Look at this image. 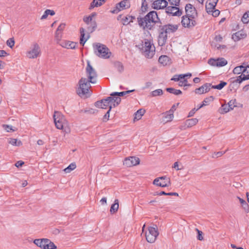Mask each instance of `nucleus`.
<instances>
[{
  "label": "nucleus",
  "mask_w": 249,
  "mask_h": 249,
  "mask_svg": "<svg viewBox=\"0 0 249 249\" xmlns=\"http://www.w3.org/2000/svg\"><path fill=\"white\" fill-rule=\"evenodd\" d=\"M140 163V159L135 157L126 158L124 161V165L127 167H131L137 165Z\"/></svg>",
  "instance_id": "dca6fc26"
},
{
  "label": "nucleus",
  "mask_w": 249,
  "mask_h": 249,
  "mask_svg": "<svg viewBox=\"0 0 249 249\" xmlns=\"http://www.w3.org/2000/svg\"><path fill=\"white\" fill-rule=\"evenodd\" d=\"M181 24L184 27L191 28L195 26L196 24V22L195 18L185 15L182 17Z\"/></svg>",
  "instance_id": "f8f14e48"
},
{
  "label": "nucleus",
  "mask_w": 249,
  "mask_h": 249,
  "mask_svg": "<svg viewBox=\"0 0 249 249\" xmlns=\"http://www.w3.org/2000/svg\"><path fill=\"white\" fill-rule=\"evenodd\" d=\"M8 142L11 145L17 146H19L22 144L20 141H18L17 139L14 138H10Z\"/></svg>",
  "instance_id": "e433bc0d"
},
{
  "label": "nucleus",
  "mask_w": 249,
  "mask_h": 249,
  "mask_svg": "<svg viewBox=\"0 0 249 249\" xmlns=\"http://www.w3.org/2000/svg\"><path fill=\"white\" fill-rule=\"evenodd\" d=\"M187 16L193 18H196L197 16V11L195 7L190 3L187 4L185 7Z\"/></svg>",
  "instance_id": "4468645a"
},
{
  "label": "nucleus",
  "mask_w": 249,
  "mask_h": 249,
  "mask_svg": "<svg viewBox=\"0 0 249 249\" xmlns=\"http://www.w3.org/2000/svg\"><path fill=\"white\" fill-rule=\"evenodd\" d=\"M220 14V11L218 10L214 9L213 11L210 14L214 17H217L219 16Z\"/></svg>",
  "instance_id": "052dcab7"
},
{
  "label": "nucleus",
  "mask_w": 249,
  "mask_h": 249,
  "mask_svg": "<svg viewBox=\"0 0 249 249\" xmlns=\"http://www.w3.org/2000/svg\"><path fill=\"white\" fill-rule=\"evenodd\" d=\"M34 243L41 249H56L57 247L48 238L36 239Z\"/></svg>",
  "instance_id": "39448f33"
},
{
  "label": "nucleus",
  "mask_w": 249,
  "mask_h": 249,
  "mask_svg": "<svg viewBox=\"0 0 249 249\" xmlns=\"http://www.w3.org/2000/svg\"><path fill=\"white\" fill-rule=\"evenodd\" d=\"M41 54V50L39 46L36 43L33 44L31 50L26 53L27 56L30 59H34L39 57Z\"/></svg>",
  "instance_id": "1a4fd4ad"
},
{
  "label": "nucleus",
  "mask_w": 249,
  "mask_h": 249,
  "mask_svg": "<svg viewBox=\"0 0 249 249\" xmlns=\"http://www.w3.org/2000/svg\"><path fill=\"white\" fill-rule=\"evenodd\" d=\"M196 231H197V232H198L197 239L199 240L202 241V240H203V237L202 235V232L201 231L198 230V229H196Z\"/></svg>",
  "instance_id": "e2e57ef3"
},
{
  "label": "nucleus",
  "mask_w": 249,
  "mask_h": 249,
  "mask_svg": "<svg viewBox=\"0 0 249 249\" xmlns=\"http://www.w3.org/2000/svg\"><path fill=\"white\" fill-rule=\"evenodd\" d=\"M178 25L169 24L162 26L160 28V30L163 31L167 35L168 34L175 32L178 30Z\"/></svg>",
  "instance_id": "f3484780"
},
{
  "label": "nucleus",
  "mask_w": 249,
  "mask_h": 249,
  "mask_svg": "<svg viewBox=\"0 0 249 249\" xmlns=\"http://www.w3.org/2000/svg\"><path fill=\"white\" fill-rule=\"evenodd\" d=\"M167 5L166 0H155L152 3V7L155 9H162L166 8Z\"/></svg>",
  "instance_id": "a211bd4d"
},
{
  "label": "nucleus",
  "mask_w": 249,
  "mask_h": 249,
  "mask_svg": "<svg viewBox=\"0 0 249 249\" xmlns=\"http://www.w3.org/2000/svg\"><path fill=\"white\" fill-rule=\"evenodd\" d=\"M89 26L88 27V30L90 32H93L96 29L97 26V24L95 21H91L89 22V24L88 25Z\"/></svg>",
  "instance_id": "a19ab883"
},
{
  "label": "nucleus",
  "mask_w": 249,
  "mask_h": 249,
  "mask_svg": "<svg viewBox=\"0 0 249 249\" xmlns=\"http://www.w3.org/2000/svg\"><path fill=\"white\" fill-rule=\"evenodd\" d=\"M196 109V108H193L192 110H191L188 115V117H191L194 115V114L195 113L196 111H197Z\"/></svg>",
  "instance_id": "338daca9"
},
{
  "label": "nucleus",
  "mask_w": 249,
  "mask_h": 249,
  "mask_svg": "<svg viewBox=\"0 0 249 249\" xmlns=\"http://www.w3.org/2000/svg\"><path fill=\"white\" fill-rule=\"evenodd\" d=\"M241 20L243 23L245 24H247L249 22V10L244 14Z\"/></svg>",
  "instance_id": "49530a36"
},
{
  "label": "nucleus",
  "mask_w": 249,
  "mask_h": 249,
  "mask_svg": "<svg viewBox=\"0 0 249 249\" xmlns=\"http://www.w3.org/2000/svg\"><path fill=\"white\" fill-rule=\"evenodd\" d=\"M92 47L94 54L100 58L108 59L111 55L112 53L109 49L103 44L95 43Z\"/></svg>",
  "instance_id": "f03ea898"
},
{
  "label": "nucleus",
  "mask_w": 249,
  "mask_h": 249,
  "mask_svg": "<svg viewBox=\"0 0 249 249\" xmlns=\"http://www.w3.org/2000/svg\"><path fill=\"white\" fill-rule=\"evenodd\" d=\"M135 17L133 16H127L123 18L122 19V24L124 25H126L130 22H132Z\"/></svg>",
  "instance_id": "72a5a7b5"
},
{
  "label": "nucleus",
  "mask_w": 249,
  "mask_h": 249,
  "mask_svg": "<svg viewBox=\"0 0 249 249\" xmlns=\"http://www.w3.org/2000/svg\"><path fill=\"white\" fill-rule=\"evenodd\" d=\"M160 20L157 13L155 11L149 12L144 17L139 16L137 18V21L139 26L143 30H152L155 27V25Z\"/></svg>",
  "instance_id": "f257e3e1"
},
{
  "label": "nucleus",
  "mask_w": 249,
  "mask_h": 249,
  "mask_svg": "<svg viewBox=\"0 0 249 249\" xmlns=\"http://www.w3.org/2000/svg\"><path fill=\"white\" fill-rule=\"evenodd\" d=\"M174 118V110L170 109L169 110L162 114V122L166 123L171 122Z\"/></svg>",
  "instance_id": "6ab92c4d"
},
{
  "label": "nucleus",
  "mask_w": 249,
  "mask_h": 249,
  "mask_svg": "<svg viewBox=\"0 0 249 249\" xmlns=\"http://www.w3.org/2000/svg\"><path fill=\"white\" fill-rule=\"evenodd\" d=\"M213 100V96H210L208 98H206L205 99L202 103V104L200 105V107H203L205 106H206L209 104L211 101H212Z\"/></svg>",
  "instance_id": "8fccbe9b"
},
{
  "label": "nucleus",
  "mask_w": 249,
  "mask_h": 249,
  "mask_svg": "<svg viewBox=\"0 0 249 249\" xmlns=\"http://www.w3.org/2000/svg\"><path fill=\"white\" fill-rule=\"evenodd\" d=\"M180 0H169V2L171 5L179 6Z\"/></svg>",
  "instance_id": "5fc2aeb1"
},
{
  "label": "nucleus",
  "mask_w": 249,
  "mask_h": 249,
  "mask_svg": "<svg viewBox=\"0 0 249 249\" xmlns=\"http://www.w3.org/2000/svg\"><path fill=\"white\" fill-rule=\"evenodd\" d=\"M58 44L62 47L67 49H74L75 48L77 43L69 40H63Z\"/></svg>",
  "instance_id": "aec40b11"
},
{
  "label": "nucleus",
  "mask_w": 249,
  "mask_h": 249,
  "mask_svg": "<svg viewBox=\"0 0 249 249\" xmlns=\"http://www.w3.org/2000/svg\"><path fill=\"white\" fill-rule=\"evenodd\" d=\"M110 110H110L109 109L108 110V111H107V112L104 116L103 119H104V121H107L108 120L109 118V113H110Z\"/></svg>",
  "instance_id": "680f3d73"
},
{
  "label": "nucleus",
  "mask_w": 249,
  "mask_h": 249,
  "mask_svg": "<svg viewBox=\"0 0 249 249\" xmlns=\"http://www.w3.org/2000/svg\"><path fill=\"white\" fill-rule=\"evenodd\" d=\"M198 122V120L196 118L188 119L185 122V126L187 127H191L195 125Z\"/></svg>",
  "instance_id": "7c9ffc66"
},
{
  "label": "nucleus",
  "mask_w": 249,
  "mask_h": 249,
  "mask_svg": "<svg viewBox=\"0 0 249 249\" xmlns=\"http://www.w3.org/2000/svg\"><path fill=\"white\" fill-rule=\"evenodd\" d=\"M145 110L142 109H139L135 113L134 118V121H138L141 119L143 115Z\"/></svg>",
  "instance_id": "f704fd0d"
},
{
  "label": "nucleus",
  "mask_w": 249,
  "mask_h": 249,
  "mask_svg": "<svg viewBox=\"0 0 249 249\" xmlns=\"http://www.w3.org/2000/svg\"><path fill=\"white\" fill-rule=\"evenodd\" d=\"M247 36V34L243 30L239 31L232 35V38L234 41H238Z\"/></svg>",
  "instance_id": "b1692460"
},
{
  "label": "nucleus",
  "mask_w": 249,
  "mask_h": 249,
  "mask_svg": "<svg viewBox=\"0 0 249 249\" xmlns=\"http://www.w3.org/2000/svg\"><path fill=\"white\" fill-rule=\"evenodd\" d=\"M62 37V34L61 32L56 31L55 34V38L56 40L57 43L59 44L62 40L61 38Z\"/></svg>",
  "instance_id": "3c124183"
},
{
  "label": "nucleus",
  "mask_w": 249,
  "mask_h": 249,
  "mask_svg": "<svg viewBox=\"0 0 249 249\" xmlns=\"http://www.w3.org/2000/svg\"><path fill=\"white\" fill-rule=\"evenodd\" d=\"M179 85L180 86H184V87L190 86V85L187 84V80L185 79H183V80H180L179 81Z\"/></svg>",
  "instance_id": "13d9d810"
},
{
  "label": "nucleus",
  "mask_w": 249,
  "mask_h": 249,
  "mask_svg": "<svg viewBox=\"0 0 249 249\" xmlns=\"http://www.w3.org/2000/svg\"><path fill=\"white\" fill-rule=\"evenodd\" d=\"M80 44L82 46H84L85 43L86 42L88 38H89V36H88L87 37H85V29L81 27L80 28Z\"/></svg>",
  "instance_id": "cd10ccee"
},
{
  "label": "nucleus",
  "mask_w": 249,
  "mask_h": 249,
  "mask_svg": "<svg viewBox=\"0 0 249 249\" xmlns=\"http://www.w3.org/2000/svg\"><path fill=\"white\" fill-rule=\"evenodd\" d=\"M2 126V128L8 132L11 131L15 132L17 130V128L16 127H14L12 125L9 124H3Z\"/></svg>",
  "instance_id": "ea45409f"
},
{
  "label": "nucleus",
  "mask_w": 249,
  "mask_h": 249,
  "mask_svg": "<svg viewBox=\"0 0 249 249\" xmlns=\"http://www.w3.org/2000/svg\"><path fill=\"white\" fill-rule=\"evenodd\" d=\"M166 90L169 93L174 94L175 95H179L182 93V92L180 90L172 88H167Z\"/></svg>",
  "instance_id": "c03bdc74"
},
{
  "label": "nucleus",
  "mask_w": 249,
  "mask_h": 249,
  "mask_svg": "<svg viewBox=\"0 0 249 249\" xmlns=\"http://www.w3.org/2000/svg\"><path fill=\"white\" fill-rule=\"evenodd\" d=\"M248 69H249V65L247 67H245L243 66H237L234 68L233 70V72L234 74H240L241 73L246 74V73H249Z\"/></svg>",
  "instance_id": "a878e982"
},
{
  "label": "nucleus",
  "mask_w": 249,
  "mask_h": 249,
  "mask_svg": "<svg viewBox=\"0 0 249 249\" xmlns=\"http://www.w3.org/2000/svg\"><path fill=\"white\" fill-rule=\"evenodd\" d=\"M158 235L159 232L157 228L149 227L145 235L147 241L152 243L155 242Z\"/></svg>",
  "instance_id": "6e6552de"
},
{
  "label": "nucleus",
  "mask_w": 249,
  "mask_h": 249,
  "mask_svg": "<svg viewBox=\"0 0 249 249\" xmlns=\"http://www.w3.org/2000/svg\"><path fill=\"white\" fill-rule=\"evenodd\" d=\"M114 66L119 72H122L124 71V66L121 62L119 61L115 62Z\"/></svg>",
  "instance_id": "37998d69"
},
{
  "label": "nucleus",
  "mask_w": 249,
  "mask_h": 249,
  "mask_svg": "<svg viewBox=\"0 0 249 249\" xmlns=\"http://www.w3.org/2000/svg\"><path fill=\"white\" fill-rule=\"evenodd\" d=\"M65 26H66V24L65 23H61L59 26L58 27L56 31H58V32H61L64 30V29H65Z\"/></svg>",
  "instance_id": "6e6d98bb"
},
{
  "label": "nucleus",
  "mask_w": 249,
  "mask_h": 249,
  "mask_svg": "<svg viewBox=\"0 0 249 249\" xmlns=\"http://www.w3.org/2000/svg\"><path fill=\"white\" fill-rule=\"evenodd\" d=\"M215 6L216 5L207 1L205 6L206 12L210 14L215 9Z\"/></svg>",
  "instance_id": "473e14b6"
},
{
  "label": "nucleus",
  "mask_w": 249,
  "mask_h": 249,
  "mask_svg": "<svg viewBox=\"0 0 249 249\" xmlns=\"http://www.w3.org/2000/svg\"><path fill=\"white\" fill-rule=\"evenodd\" d=\"M23 164L24 162L21 160H19L16 163L15 166L17 167H21Z\"/></svg>",
  "instance_id": "774afa93"
},
{
  "label": "nucleus",
  "mask_w": 249,
  "mask_h": 249,
  "mask_svg": "<svg viewBox=\"0 0 249 249\" xmlns=\"http://www.w3.org/2000/svg\"><path fill=\"white\" fill-rule=\"evenodd\" d=\"M212 88L211 84L209 83H206L201 86L200 87L196 89L195 93L198 94H203L208 92Z\"/></svg>",
  "instance_id": "4be33fe9"
},
{
  "label": "nucleus",
  "mask_w": 249,
  "mask_h": 249,
  "mask_svg": "<svg viewBox=\"0 0 249 249\" xmlns=\"http://www.w3.org/2000/svg\"><path fill=\"white\" fill-rule=\"evenodd\" d=\"M227 84V83L226 82L221 81L220 84H219L218 85H215V86H212L211 87H212V88H213V89L220 90L222 89H223L224 88V87Z\"/></svg>",
  "instance_id": "09e8293b"
},
{
  "label": "nucleus",
  "mask_w": 249,
  "mask_h": 249,
  "mask_svg": "<svg viewBox=\"0 0 249 249\" xmlns=\"http://www.w3.org/2000/svg\"><path fill=\"white\" fill-rule=\"evenodd\" d=\"M53 118L56 127L65 132L69 131V123L65 116L59 111H55Z\"/></svg>",
  "instance_id": "20e7f679"
},
{
  "label": "nucleus",
  "mask_w": 249,
  "mask_h": 249,
  "mask_svg": "<svg viewBox=\"0 0 249 249\" xmlns=\"http://www.w3.org/2000/svg\"><path fill=\"white\" fill-rule=\"evenodd\" d=\"M134 91V90L133 89V90H127V91H122V92H113L111 94H110V96H123L126 95V94H128V93L133 92Z\"/></svg>",
  "instance_id": "4c0bfd02"
},
{
  "label": "nucleus",
  "mask_w": 249,
  "mask_h": 249,
  "mask_svg": "<svg viewBox=\"0 0 249 249\" xmlns=\"http://www.w3.org/2000/svg\"><path fill=\"white\" fill-rule=\"evenodd\" d=\"M142 53L147 58H151L155 54V47L151 42L146 40L142 48Z\"/></svg>",
  "instance_id": "423d86ee"
},
{
  "label": "nucleus",
  "mask_w": 249,
  "mask_h": 249,
  "mask_svg": "<svg viewBox=\"0 0 249 249\" xmlns=\"http://www.w3.org/2000/svg\"><path fill=\"white\" fill-rule=\"evenodd\" d=\"M153 184L161 187H168L171 185L170 178L166 176H163L155 178Z\"/></svg>",
  "instance_id": "9d476101"
},
{
  "label": "nucleus",
  "mask_w": 249,
  "mask_h": 249,
  "mask_svg": "<svg viewBox=\"0 0 249 249\" xmlns=\"http://www.w3.org/2000/svg\"><path fill=\"white\" fill-rule=\"evenodd\" d=\"M107 99H108V101H109L110 110L117 106L120 103L121 101V99L119 97H116L115 96L108 97Z\"/></svg>",
  "instance_id": "412c9836"
},
{
  "label": "nucleus",
  "mask_w": 249,
  "mask_h": 249,
  "mask_svg": "<svg viewBox=\"0 0 249 249\" xmlns=\"http://www.w3.org/2000/svg\"><path fill=\"white\" fill-rule=\"evenodd\" d=\"M128 0H124L117 3L116 5L115 9L112 10L111 13L117 14L122 10L129 8L130 4Z\"/></svg>",
  "instance_id": "ddd939ff"
},
{
  "label": "nucleus",
  "mask_w": 249,
  "mask_h": 249,
  "mask_svg": "<svg viewBox=\"0 0 249 249\" xmlns=\"http://www.w3.org/2000/svg\"><path fill=\"white\" fill-rule=\"evenodd\" d=\"M8 55L7 52L4 50L0 51V57H4Z\"/></svg>",
  "instance_id": "69168bd1"
},
{
  "label": "nucleus",
  "mask_w": 249,
  "mask_h": 249,
  "mask_svg": "<svg viewBox=\"0 0 249 249\" xmlns=\"http://www.w3.org/2000/svg\"><path fill=\"white\" fill-rule=\"evenodd\" d=\"M86 72L89 82L92 84L96 83L97 74L95 70L91 66L89 61H88L87 62Z\"/></svg>",
  "instance_id": "0eeeda50"
},
{
  "label": "nucleus",
  "mask_w": 249,
  "mask_h": 249,
  "mask_svg": "<svg viewBox=\"0 0 249 249\" xmlns=\"http://www.w3.org/2000/svg\"><path fill=\"white\" fill-rule=\"evenodd\" d=\"M181 75H175L174 77L171 79V80H173L175 81H178L181 79Z\"/></svg>",
  "instance_id": "0e129e2a"
},
{
  "label": "nucleus",
  "mask_w": 249,
  "mask_h": 249,
  "mask_svg": "<svg viewBox=\"0 0 249 249\" xmlns=\"http://www.w3.org/2000/svg\"><path fill=\"white\" fill-rule=\"evenodd\" d=\"M166 13L169 16L180 17L182 14V10L179 9L178 6H169L165 9Z\"/></svg>",
  "instance_id": "9b49d317"
},
{
  "label": "nucleus",
  "mask_w": 249,
  "mask_h": 249,
  "mask_svg": "<svg viewBox=\"0 0 249 249\" xmlns=\"http://www.w3.org/2000/svg\"><path fill=\"white\" fill-rule=\"evenodd\" d=\"M237 197L239 199L241 204L242 205V206L243 207L248 206V205L247 203L246 202V201L245 200H244L243 199L240 198L239 196H237Z\"/></svg>",
  "instance_id": "bf43d9fd"
},
{
  "label": "nucleus",
  "mask_w": 249,
  "mask_h": 249,
  "mask_svg": "<svg viewBox=\"0 0 249 249\" xmlns=\"http://www.w3.org/2000/svg\"><path fill=\"white\" fill-rule=\"evenodd\" d=\"M54 14H55V12L53 10L47 9V10H45L43 15L41 16V19H43L46 18L49 15H50L51 16H53Z\"/></svg>",
  "instance_id": "79ce46f5"
},
{
  "label": "nucleus",
  "mask_w": 249,
  "mask_h": 249,
  "mask_svg": "<svg viewBox=\"0 0 249 249\" xmlns=\"http://www.w3.org/2000/svg\"><path fill=\"white\" fill-rule=\"evenodd\" d=\"M227 61L224 58H219L216 59L211 58L208 61V63L213 66L217 67H223L227 64Z\"/></svg>",
  "instance_id": "2eb2a0df"
},
{
  "label": "nucleus",
  "mask_w": 249,
  "mask_h": 249,
  "mask_svg": "<svg viewBox=\"0 0 249 249\" xmlns=\"http://www.w3.org/2000/svg\"><path fill=\"white\" fill-rule=\"evenodd\" d=\"M160 63L163 66H166L171 64V59L167 55H161L159 58Z\"/></svg>",
  "instance_id": "bb28decb"
},
{
  "label": "nucleus",
  "mask_w": 249,
  "mask_h": 249,
  "mask_svg": "<svg viewBox=\"0 0 249 249\" xmlns=\"http://www.w3.org/2000/svg\"><path fill=\"white\" fill-rule=\"evenodd\" d=\"M163 94V91L161 89H156L150 93V95L152 97H156L157 96H160Z\"/></svg>",
  "instance_id": "de8ad7c7"
},
{
  "label": "nucleus",
  "mask_w": 249,
  "mask_h": 249,
  "mask_svg": "<svg viewBox=\"0 0 249 249\" xmlns=\"http://www.w3.org/2000/svg\"><path fill=\"white\" fill-rule=\"evenodd\" d=\"M228 106L231 108V110H232L234 107H236V100L232 99L230 100L228 104H227Z\"/></svg>",
  "instance_id": "603ef678"
},
{
  "label": "nucleus",
  "mask_w": 249,
  "mask_h": 249,
  "mask_svg": "<svg viewBox=\"0 0 249 249\" xmlns=\"http://www.w3.org/2000/svg\"><path fill=\"white\" fill-rule=\"evenodd\" d=\"M76 167V165L75 163H71L67 168H66L64 171L65 173H70L71 171L73 170Z\"/></svg>",
  "instance_id": "a18cd8bd"
},
{
  "label": "nucleus",
  "mask_w": 249,
  "mask_h": 249,
  "mask_svg": "<svg viewBox=\"0 0 249 249\" xmlns=\"http://www.w3.org/2000/svg\"><path fill=\"white\" fill-rule=\"evenodd\" d=\"M119 208V200L118 199H115L114 201V203L113 204L110 209V212L111 213H116Z\"/></svg>",
  "instance_id": "c9c22d12"
},
{
  "label": "nucleus",
  "mask_w": 249,
  "mask_h": 249,
  "mask_svg": "<svg viewBox=\"0 0 249 249\" xmlns=\"http://www.w3.org/2000/svg\"><path fill=\"white\" fill-rule=\"evenodd\" d=\"M91 83L86 78H81L78 82V87L76 89L77 94L83 98H87L90 96L89 89L90 88Z\"/></svg>",
  "instance_id": "7ed1b4c3"
},
{
  "label": "nucleus",
  "mask_w": 249,
  "mask_h": 249,
  "mask_svg": "<svg viewBox=\"0 0 249 249\" xmlns=\"http://www.w3.org/2000/svg\"><path fill=\"white\" fill-rule=\"evenodd\" d=\"M105 1L106 0H93L90 3L89 9H92L94 7L100 6L105 2Z\"/></svg>",
  "instance_id": "c756f323"
},
{
  "label": "nucleus",
  "mask_w": 249,
  "mask_h": 249,
  "mask_svg": "<svg viewBox=\"0 0 249 249\" xmlns=\"http://www.w3.org/2000/svg\"><path fill=\"white\" fill-rule=\"evenodd\" d=\"M224 153H225V152H223L222 151L215 152L213 154L212 157L213 158L220 157L222 156Z\"/></svg>",
  "instance_id": "4d7b16f0"
},
{
  "label": "nucleus",
  "mask_w": 249,
  "mask_h": 249,
  "mask_svg": "<svg viewBox=\"0 0 249 249\" xmlns=\"http://www.w3.org/2000/svg\"><path fill=\"white\" fill-rule=\"evenodd\" d=\"M109 101L107 97L106 99H103L100 101H97L95 103V105L96 107L106 109L107 107L110 109Z\"/></svg>",
  "instance_id": "5701e85b"
},
{
  "label": "nucleus",
  "mask_w": 249,
  "mask_h": 249,
  "mask_svg": "<svg viewBox=\"0 0 249 249\" xmlns=\"http://www.w3.org/2000/svg\"><path fill=\"white\" fill-rule=\"evenodd\" d=\"M249 79V74H241V75L237 77L236 79H234L233 80L232 82L233 83H241L243 81Z\"/></svg>",
  "instance_id": "c85d7f7f"
},
{
  "label": "nucleus",
  "mask_w": 249,
  "mask_h": 249,
  "mask_svg": "<svg viewBox=\"0 0 249 249\" xmlns=\"http://www.w3.org/2000/svg\"><path fill=\"white\" fill-rule=\"evenodd\" d=\"M167 39V35L163 31H161L158 37V44L160 46L164 45Z\"/></svg>",
  "instance_id": "393cba45"
},
{
  "label": "nucleus",
  "mask_w": 249,
  "mask_h": 249,
  "mask_svg": "<svg viewBox=\"0 0 249 249\" xmlns=\"http://www.w3.org/2000/svg\"><path fill=\"white\" fill-rule=\"evenodd\" d=\"M96 13L95 12L92 13L90 15L87 17H85L83 18V21L87 24L89 25V22L93 21H95V20H93V18L96 16Z\"/></svg>",
  "instance_id": "2f4dec72"
},
{
  "label": "nucleus",
  "mask_w": 249,
  "mask_h": 249,
  "mask_svg": "<svg viewBox=\"0 0 249 249\" xmlns=\"http://www.w3.org/2000/svg\"><path fill=\"white\" fill-rule=\"evenodd\" d=\"M231 108L227 104L222 105L221 107L219 109V112L221 114H225L231 110Z\"/></svg>",
  "instance_id": "58836bf2"
},
{
  "label": "nucleus",
  "mask_w": 249,
  "mask_h": 249,
  "mask_svg": "<svg viewBox=\"0 0 249 249\" xmlns=\"http://www.w3.org/2000/svg\"><path fill=\"white\" fill-rule=\"evenodd\" d=\"M6 44L10 48H12L15 45V40L14 38H10L6 41Z\"/></svg>",
  "instance_id": "864d4df0"
}]
</instances>
